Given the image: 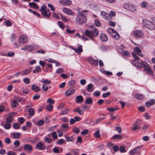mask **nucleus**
Wrapping results in <instances>:
<instances>
[{
	"label": "nucleus",
	"instance_id": "32",
	"mask_svg": "<svg viewBox=\"0 0 155 155\" xmlns=\"http://www.w3.org/2000/svg\"><path fill=\"white\" fill-rule=\"evenodd\" d=\"M93 102V100L91 97H87L85 101V103L87 104H91Z\"/></svg>",
	"mask_w": 155,
	"mask_h": 155
},
{
	"label": "nucleus",
	"instance_id": "34",
	"mask_svg": "<svg viewBox=\"0 0 155 155\" xmlns=\"http://www.w3.org/2000/svg\"><path fill=\"white\" fill-rule=\"evenodd\" d=\"M41 82L44 84L49 85L51 83V81L50 80H48L47 79H45L42 81Z\"/></svg>",
	"mask_w": 155,
	"mask_h": 155
},
{
	"label": "nucleus",
	"instance_id": "15",
	"mask_svg": "<svg viewBox=\"0 0 155 155\" xmlns=\"http://www.w3.org/2000/svg\"><path fill=\"white\" fill-rule=\"evenodd\" d=\"M101 16L104 18L106 19V20H109L110 18V15L109 14L105 12L102 11L101 12Z\"/></svg>",
	"mask_w": 155,
	"mask_h": 155
},
{
	"label": "nucleus",
	"instance_id": "14",
	"mask_svg": "<svg viewBox=\"0 0 155 155\" xmlns=\"http://www.w3.org/2000/svg\"><path fill=\"white\" fill-rule=\"evenodd\" d=\"M88 62L94 66H97L98 65V61L94 60L92 58H89L88 59Z\"/></svg>",
	"mask_w": 155,
	"mask_h": 155
},
{
	"label": "nucleus",
	"instance_id": "37",
	"mask_svg": "<svg viewBox=\"0 0 155 155\" xmlns=\"http://www.w3.org/2000/svg\"><path fill=\"white\" fill-rule=\"evenodd\" d=\"M75 82V81L74 80H72L69 82L68 84L69 86L71 87H73L74 85Z\"/></svg>",
	"mask_w": 155,
	"mask_h": 155
},
{
	"label": "nucleus",
	"instance_id": "57",
	"mask_svg": "<svg viewBox=\"0 0 155 155\" xmlns=\"http://www.w3.org/2000/svg\"><path fill=\"white\" fill-rule=\"evenodd\" d=\"M94 136L97 138L100 137L101 135L100 132L98 131H97L95 132L94 134Z\"/></svg>",
	"mask_w": 155,
	"mask_h": 155
},
{
	"label": "nucleus",
	"instance_id": "6",
	"mask_svg": "<svg viewBox=\"0 0 155 155\" xmlns=\"http://www.w3.org/2000/svg\"><path fill=\"white\" fill-rule=\"evenodd\" d=\"M124 7L126 9H128L132 12H135L136 8L135 6L130 3H126L124 5Z\"/></svg>",
	"mask_w": 155,
	"mask_h": 155
},
{
	"label": "nucleus",
	"instance_id": "31",
	"mask_svg": "<svg viewBox=\"0 0 155 155\" xmlns=\"http://www.w3.org/2000/svg\"><path fill=\"white\" fill-rule=\"evenodd\" d=\"M93 87V85L92 83L89 84L87 87V91L89 92H91L93 91L94 89H92Z\"/></svg>",
	"mask_w": 155,
	"mask_h": 155
},
{
	"label": "nucleus",
	"instance_id": "10",
	"mask_svg": "<svg viewBox=\"0 0 155 155\" xmlns=\"http://www.w3.org/2000/svg\"><path fill=\"white\" fill-rule=\"evenodd\" d=\"M135 59L134 60H132L131 62L132 64H134L136 67H138L140 68H141L143 66V64L145 63L144 61H141L140 62L137 61Z\"/></svg>",
	"mask_w": 155,
	"mask_h": 155
},
{
	"label": "nucleus",
	"instance_id": "46",
	"mask_svg": "<svg viewBox=\"0 0 155 155\" xmlns=\"http://www.w3.org/2000/svg\"><path fill=\"white\" fill-rule=\"evenodd\" d=\"M141 123V121L140 120H137L136 121L134 124V126H139V125Z\"/></svg>",
	"mask_w": 155,
	"mask_h": 155
},
{
	"label": "nucleus",
	"instance_id": "64",
	"mask_svg": "<svg viewBox=\"0 0 155 155\" xmlns=\"http://www.w3.org/2000/svg\"><path fill=\"white\" fill-rule=\"evenodd\" d=\"M19 125L17 123H14L13 125V127L15 129H17L19 128Z\"/></svg>",
	"mask_w": 155,
	"mask_h": 155
},
{
	"label": "nucleus",
	"instance_id": "55",
	"mask_svg": "<svg viewBox=\"0 0 155 155\" xmlns=\"http://www.w3.org/2000/svg\"><path fill=\"white\" fill-rule=\"evenodd\" d=\"M116 130L118 131V133H120L121 132L122 129L121 127H114Z\"/></svg>",
	"mask_w": 155,
	"mask_h": 155
},
{
	"label": "nucleus",
	"instance_id": "61",
	"mask_svg": "<svg viewBox=\"0 0 155 155\" xmlns=\"http://www.w3.org/2000/svg\"><path fill=\"white\" fill-rule=\"evenodd\" d=\"M5 142L7 144H10L11 142L10 139L9 138H6L5 140Z\"/></svg>",
	"mask_w": 155,
	"mask_h": 155
},
{
	"label": "nucleus",
	"instance_id": "4",
	"mask_svg": "<svg viewBox=\"0 0 155 155\" xmlns=\"http://www.w3.org/2000/svg\"><path fill=\"white\" fill-rule=\"evenodd\" d=\"M47 7L45 5H43L41 8L40 11L41 12V14L45 17H50L51 13L49 10L46 9Z\"/></svg>",
	"mask_w": 155,
	"mask_h": 155
},
{
	"label": "nucleus",
	"instance_id": "63",
	"mask_svg": "<svg viewBox=\"0 0 155 155\" xmlns=\"http://www.w3.org/2000/svg\"><path fill=\"white\" fill-rule=\"evenodd\" d=\"M73 131L75 133H78L80 132L79 129L78 127H75L73 129Z\"/></svg>",
	"mask_w": 155,
	"mask_h": 155
},
{
	"label": "nucleus",
	"instance_id": "47",
	"mask_svg": "<svg viewBox=\"0 0 155 155\" xmlns=\"http://www.w3.org/2000/svg\"><path fill=\"white\" fill-rule=\"evenodd\" d=\"M65 142V141L63 139H61L58 140L57 143L59 144H62Z\"/></svg>",
	"mask_w": 155,
	"mask_h": 155
},
{
	"label": "nucleus",
	"instance_id": "19",
	"mask_svg": "<svg viewBox=\"0 0 155 155\" xmlns=\"http://www.w3.org/2000/svg\"><path fill=\"white\" fill-rule=\"evenodd\" d=\"M76 102L78 103H80L83 101L84 99L82 96L81 95L77 96L76 98Z\"/></svg>",
	"mask_w": 155,
	"mask_h": 155
},
{
	"label": "nucleus",
	"instance_id": "41",
	"mask_svg": "<svg viewBox=\"0 0 155 155\" xmlns=\"http://www.w3.org/2000/svg\"><path fill=\"white\" fill-rule=\"evenodd\" d=\"M90 108V106H88V105L82 106V109L84 111H86L88 110Z\"/></svg>",
	"mask_w": 155,
	"mask_h": 155
},
{
	"label": "nucleus",
	"instance_id": "59",
	"mask_svg": "<svg viewBox=\"0 0 155 155\" xmlns=\"http://www.w3.org/2000/svg\"><path fill=\"white\" fill-rule=\"evenodd\" d=\"M58 23L59 26V27L60 28H61L63 29L64 28V26H63V23H62V22H61L60 21H58Z\"/></svg>",
	"mask_w": 155,
	"mask_h": 155
},
{
	"label": "nucleus",
	"instance_id": "11",
	"mask_svg": "<svg viewBox=\"0 0 155 155\" xmlns=\"http://www.w3.org/2000/svg\"><path fill=\"white\" fill-rule=\"evenodd\" d=\"M142 148V146H139L134 148L130 151V153L131 155H134L136 153H138Z\"/></svg>",
	"mask_w": 155,
	"mask_h": 155
},
{
	"label": "nucleus",
	"instance_id": "50",
	"mask_svg": "<svg viewBox=\"0 0 155 155\" xmlns=\"http://www.w3.org/2000/svg\"><path fill=\"white\" fill-rule=\"evenodd\" d=\"M89 130H88L86 129L82 131L81 133V134L82 135H84L87 134Z\"/></svg>",
	"mask_w": 155,
	"mask_h": 155
},
{
	"label": "nucleus",
	"instance_id": "54",
	"mask_svg": "<svg viewBox=\"0 0 155 155\" xmlns=\"http://www.w3.org/2000/svg\"><path fill=\"white\" fill-rule=\"evenodd\" d=\"M47 102L49 103L50 104H51L54 103V100L52 99L51 98H49L47 100Z\"/></svg>",
	"mask_w": 155,
	"mask_h": 155
},
{
	"label": "nucleus",
	"instance_id": "18",
	"mask_svg": "<svg viewBox=\"0 0 155 155\" xmlns=\"http://www.w3.org/2000/svg\"><path fill=\"white\" fill-rule=\"evenodd\" d=\"M11 135L13 138L18 139L20 137L21 134L18 132H13L11 134Z\"/></svg>",
	"mask_w": 155,
	"mask_h": 155
},
{
	"label": "nucleus",
	"instance_id": "17",
	"mask_svg": "<svg viewBox=\"0 0 155 155\" xmlns=\"http://www.w3.org/2000/svg\"><path fill=\"white\" fill-rule=\"evenodd\" d=\"M75 92V90L73 89H70L67 90L65 92V95L68 97L71 94H73Z\"/></svg>",
	"mask_w": 155,
	"mask_h": 155
},
{
	"label": "nucleus",
	"instance_id": "35",
	"mask_svg": "<svg viewBox=\"0 0 155 155\" xmlns=\"http://www.w3.org/2000/svg\"><path fill=\"white\" fill-rule=\"evenodd\" d=\"M147 5V2L145 1H143L140 4V7L142 8H146Z\"/></svg>",
	"mask_w": 155,
	"mask_h": 155
},
{
	"label": "nucleus",
	"instance_id": "33",
	"mask_svg": "<svg viewBox=\"0 0 155 155\" xmlns=\"http://www.w3.org/2000/svg\"><path fill=\"white\" fill-rule=\"evenodd\" d=\"M29 113V114L31 116H33L35 114V110L34 109L31 108H29L28 110Z\"/></svg>",
	"mask_w": 155,
	"mask_h": 155
},
{
	"label": "nucleus",
	"instance_id": "2",
	"mask_svg": "<svg viewBox=\"0 0 155 155\" xmlns=\"http://www.w3.org/2000/svg\"><path fill=\"white\" fill-rule=\"evenodd\" d=\"M84 35L93 40L94 39V37H97L98 36V31L96 28H93L90 31L86 30L84 32Z\"/></svg>",
	"mask_w": 155,
	"mask_h": 155
},
{
	"label": "nucleus",
	"instance_id": "49",
	"mask_svg": "<svg viewBox=\"0 0 155 155\" xmlns=\"http://www.w3.org/2000/svg\"><path fill=\"white\" fill-rule=\"evenodd\" d=\"M7 155H16V153L12 151H10L7 153Z\"/></svg>",
	"mask_w": 155,
	"mask_h": 155
},
{
	"label": "nucleus",
	"instance_id": "22",
	"mask_svg": "<svg viewBox=\"0 0 155 155\" xmlns=\"http://www.w3.org/2000/svg\"><path fill=\"white\" fill-rule=\"evenodd\" d=\"M134 97L137 99L141 100L144 97L143 94H140L138 93H136L134 94Z\"/></svg>",
	"mask_w": 155,
	"mask_h": 155
},
{
	"label": "nucleus",
	"instance_id": "5",
	"mask_svg": "<svg viewBox=\"0 0 155 155\" xmlns=\"http://www.w3.org/2000/svg\"><path fill=\"white\" fill-rule=\"evenodd\" d=\"M134 52H132V56L136 60H139V58L135 54L140 56H142V55L141 54V50L138 47H136L134 49Z\"/></svg>",
	"mask_w": 155,
	"mask_h": 155
},
{
	"label": "nucleus",
	"instance_id": "60",
	"mask_svg": "<svg viewBox=\"0 0 155 155\" xmlns=\"http://www.w3.org/2000/svg\"><path fill=\"white\" fill-rule=\"evenodd\" d=\"M95 24L98 27L101 26V23L99 21L97 20H95Z\"/></svg>",
	"mask_w": 155,
	"mask_h": 155
},
{
	"label": "nucleus",
	"instance_id": "9",
	"mask_svg": "<svg viewBox=\"0 0 155 155\" xmlns=\"http://www.w3.org/2000/svg\"><path fill=\"white\" fill-rule=\"evenodd\" d=\"M38 48L37 46L33 45H27L24 46L23 47L21 48V49L26 51H29L32 50L34 49H37Z\"/></svg>",
	"mask_w": 155,
	"mask_h": 155
},
{
	"label": "nucleus",
	"instance_id": "38",
	"mask_svg": "<svg viewBox=\"0 0 155 155\" xmlns=\"http://www.w3.org/2000/svg\"><path fill=\"white\" fill-rule=\"evenodd\" d=\"M18 103L15 100L12 101V105L13 108L16 107L18 105Z\"/></svg>",
	"mask_w": 155,
	"mask_h": 155
},
{
	"label": "nucleus",
	"instance_id": "36",
	"mask_svg": "<svg viewBox=\"0 0 155 155\" xmlns=\"http://www.w3.org/2000/svg\"><path fill=\"white\" fill-rule=\"evenodd\" d=\"M13 120V118L11 116H9L7 117L6 122L7 123H11Z\"/></svg>",
	"mask_w": 155,
	"mask_h": 155
},
{
	"label": "nucleus",
	"instance_id": "29",
	"mask_svg": "<svg viewBox=\"0 0 155 155\" xmlns=\"http://www.w3.org/2000/svg\"><path fill=\"white\" fill-rule=\"evenodd\" d=\"M31 68H30L26 70H24L22 71L21 74L23 75L28 74L31 72Z\"/></svg>",
	"mask_w": 155,
	"mask_h": 155
},
{
	"label": "nucleus",
	"instance_id": "26",
	"mask_svg": "<svg viewBox=\"0 0 155 155\" xmlns=\"http://www.w3.org/2000/svg\"><path fill=\"white\" fill-rule=\"evenodd\" d=\"M29 5L31 8H34L35 9H37L38 8V6H37V4L35 2H30L29 3Z\"/></svg>",
	"mask_w": 155,
	"mask_h": 155
},
{
	"label": "nucleus",
	"instance_id": "44",
	"mask_svg": "<svg viewBox=\"0 0 155 155\" xmlns=\"http://www.w3.org/2000/svg\"><path fill=\"white\" fill-rule=\"evenodd\" d=\"M101 93L99 91H96L93 93V95L96 97H98L100 96Z\"/></svg>",
	"mask_w": 155,
	"mask_h": 155
},
{
	"label": "nucleus",
	"instance_id": "52",
	"mask_svg": "<svg viewBox=\"0 0 155 155\" xmlns=\"http://www.w3.org/2000/svg\"><path fill=\"white\" fill-rule=\"evenodd\" d=\"M5 56L12 57L14 56V54L13 52H9L7 54L5 55Z\"/></svg>",
	"mask_w": 155,
	"mask_h": 155
},
{
	"label": "nucleus",
	"instance_id": "28",
	"mask_svg": "<svg viewBox=\"0 0 155 155\" xmlns=\"http://www.w3.org/2000/svg\"><path fill=\"white\" fill-rule=\"evenodd\" d=\"M31 90L37 92L39 91L40 89L36 85L33 84L31 86Z\"/></svg>",
	"mask_w": 155,
	"mask_h": 155
},
{
	"label": "nucleus",
	"instance_id": "7",
	"mask_svg": "<svg viewBox=\"0 0 155 155\" xmlns=\"http://www.w3.org/2000/svg\"><path fill=\"white\" fill-rule=\"evenodd\" d=\"M143 32L141 30L136 29L133 32V36L135 38H140L143 37L144 35Z\"/></svg>",
	"mask_w": 155,
	"mask_h": 155
},
{
	"label": "nucleus",
	"instance_id": "30",
	"mask_svg": "<svg viewBox=\"0 0 155 155\" xmlns=\"http://www.w3.org/2000/svg\"><path fill=\"white\" fill-rule=\"evenodd\" d=\"M36 147L37 148L40 150H44L43 145L41 142L37 143L36 145Z\"/></svg>",
	"mask_w": 155,
	"mask_h": 155
},
{
	"label": "nucleus",
	"instance_id": "21",
	"mask_svg": "<svg viewBox=\"0 0 155 155\" xmlns=\"http://www.w3.org/2000/svg\"><path fill=\"white\" fill-rule=\"evenodd\" d=\"M100 39L102 41L106 42L107 41L108 38L105 34L102 33L100 35Z\"/></svg>",
	"mask_w": 155,
	"mask_h": 155
},
{
	"label": "nucleus",
	"instance_id": "45",
	"mask_svg": "<svg viewBox=\"0 0 155 155\" xmlns=\"http://www.w3.org/2000/svg\"><path fill=\"white\" fill-rule=\"evenodd\" d=\"M121 137V136L119 134H116L112 137L113 139H120Z\"/></svg>",
	"mask_w": 155,
	"mask_h": 155
},
{
	"label": "nucleus",
	"instance_id": "40",
	"mask_svg": "<svg viewBox=\"0 0 155 155\" xmlns=\"http://www.w3.org/2000/svg\"><path fill=\"white\" fill-rule=\"evenodd\" d=\"M69 110V109H66L64 110H63L61 112L60 114L61 115H64L67 113Z\"/></svg>",
	"mask_w": 155,
	"mask_h": 155
},
{
	"label": "nucleus",
	"instance_id": "51",
	"mask_svg": "<svg viewBox=\"0 0 155 155\" xmlns=\"http://www.w3.org/2000/svg\"><path fill=\"white\" fill-rule=\"evenodd\" d=\"M52 137L54 139H56L57 138V136L56 133L55 131H53L52 133Z\"/></svg>",
	"mask_w": 155,
	"mask_h": 155
},
{
	"label": "nucleus",
	"instance_id": "3",
	"mask_svg": "<svg viewBox=\"0 0 155 155\" xmlns=\"http://www.w3.org/2000/svg\"><path fill=\"white\" fill-rule=\"evenodd\" d=\"M143 25L150 30H154L155 29V25L150 21L145 19L143 20Z\"/></svg>",
	"mask_w": 155,
	"mask_h": 155
},
{
	"label": "nucleus",
	"instance_id": "16",
	"mask_svg": "<svg viewBox=\"0 0 155 155\" xmlns=\"http://www.w3.org/2000/svg\"><path fill=\"white\" fill-rule=\"evenodd\" d=\"M112 35L114 36V38L116 39H118L120 38V35L115 30L113 29L112 28Z\"/></svg>",
	"mask_w": 155,
	"mask_h": 155
},
{
	"label": "nucleus",
	"instance_id": "39",
	"mask_svg": "<svg viewBox=\"0 0 155 155\" xmlns=\"http://www.w3.org/2000/svg\"><path fill=\"white\" fill-rule=\"evenodd\" d=\"M111 93L110 92H108L106 93H104L102 94V97L104 98H107L108 96L110 95Z\"/></svg>",
	"mask_w": 155,
	"mask_h": 155
},
{
	"label": "nucleus",
	"instance_id": "48",
	"mask_svg": "<svg viewBox=\"0 0 155 155\" xmlns=\"http://www.w3.org/2000/svg\"><path fill=\"white\" fill-rule=\"evenodd\" d=\"M48 6L50 8L51 10L52 11H54L55 9V8L54 7L53 5L50 3L48 4Z\"/></svg>",
	"mask_w": 155,
	"mask_h": 155
},
{
	"label": "nucleus",
	"instance_id": "1",
	"mask_svg": "<svg viewBox=\"0 0 155 155\" xmlns=\"http://www.w3.org/2000/svg\"><path fill=\"white\" fill-rule=\"evenodd\" d=\"M87 12L86 10H83L82 12H78V15L76 18V20L79 24L82 25L86 22L87 18L83 14V12Z\"/></svg>",
	"mask_w": 155,
	"mask_h": 155
},
{
	"label": "nucleus",
	"instance_id": "12",
	"mask_svg": "<svg viewBox=\"0 0 155 155\" xmlns=\"http://www.w3.org/2000/svg\"><path fill=\"white\" fill-rule=\"evenodd\" d=\"M28 38L25 35H22L18 40L19 42L21 43L25 44L28 41Z\"/></svg>",
	"mask_w": 155,
	"mask_h": 155
},
{
	"label": "nucleus",
	"instance_id": "23",
	"mask_svg": "<svg viewBox=\"0 0 155 155\" xmlns=\"http://www.w3.org/2000/svg\"><path fill=\"white\" fill-rule=\"evenodd\" d=\"M150 101L147 102L145 103V105L147 107L153 105L155 103V101L154 99H152Z\"/></svg>",
	"mask_w": 155,
	"mask_h": 155
},
{
	"label": "nucleus",
	"instance_id": "27",
	"mask_svg": "<svg viewBox=\"0 0 155 155\" xmlns=\"http://www.w3.org/2000/svg\"><path fill=\"white\" fill-rule=\"evenodd\" d=\"M73 111L74 112H78V114L80 115H82L84 114L83 111L80 109L79 107H77L74 109L73 110Z\"/></svg>",
	"mask_w": 155,
	"mask_h": 155
},
{
	"label": "nucleus",
	"instance_id": "42",
	"mask_svg": "<svg viewBox=\"0 0 155 155\" xmlns=\"http://www.w3.org/2000/svg\"><path fill=\"white\" fill-rule=\"evenodd\" d=\"M53 107L51 104H48L47 105L46 109L48 110L51 111L52 110Z\"/></svg>",
	"mask_w": 155,
	"mask_h": 155
},
{
	"label": "nucleus",
	"instance_id": "62",
	"mask_svg": "<svg viewBox=\"0 0 155 155\" xmlns=\"http://www.w3.org/2000/svg\"><path fill=\"white\" fill-rule=\"evenodd\" d=\"M53 151L54 153H58L59 152V150L57 147H55L53 149Z\"/></svg>",
	"mask_w": 155,
	"mask_h": 155
},
{
	"label": "nucleus",
	"instance_id": "8",
	"mask_svg": "<svg viewBox=\"0 0 155 155\" xmlns=\"http://www.w3.org/2000/svg\"><path fill=\"white\" fill-rule=\"evenodd\" d=\"M143 67L144 68V70L147 72L148 74L150 75H153V71L151 70L149 64L145 62L143 64Z\"/></svg>",
	"mask_w": 155,
	"mask_h": 155
},
{
	"label": "nucleus",
	"instance_id": "25",
	"mask_svg": "<svg viewBox=\"0 0 155 155\" xmlns=\"http://www.w3.org/2000/svg\"><path fill=\"white\" fill-rule=\"evenodd\" d=\"M24 148L26 151H30L32 150V147L30 145L25 144L24 146Z\"/></svg>",
	"mask_w": 155,
	"mask_h": 155
},
{
	"label": "nucleus",
	"instance_id": "53",
	"mask_svg": "<svg viewBox=\"0 0 155 155\" xmlns=\"http://www.w3.org/2000/svg\"><path fill=\"white\" fill-rule=\"evenodd\" d=\"M14 144L16 147H17L20 145L19 141L18 140L15 141L14 143Z\"/></svg>",
	"mask_w": 155,
	"mask_h": 155
},
{
	"label": "nucleus",
	"instance_id": "58",
	"mask_svg": "<svg viewBox=\"0 0 155 155\" xmlns=\"http://www.w3.org/2000/svg\"><path fill=\"white\" fill-rule=\"evenodd\" d=\"M5 23L8 26H9L12 25V23L9 20H7L5 21Z\"/></svg>",
	"mask_w": 155,
	"mask_h": 155
},
{
	"label": "nucleus",
	"instance_id": "43",
	"mask_svg": "<svg viewBox=\"0 0 155 155\" xmlns=\"http://www.w3.org/2000/svg\"><path fill=\"white\" fill-rule=\"evenodd\" d=\"M44 123V121L43 120H39L37 123V125L38 126L42 125Z\"/></svg>",
	"mask_w": 155,
	"mask_h": 155
},
{
	"label": "nucleus",
	"instance_id": "20",
	"mask_svg": "<svg viewBox=\"0 0 155 155\" xmlns=\"http://www.w3.org/2000/svg\"><path fill=\"white\" fill-rule=\"evenodd\" d=\"M72 49L78 54L80 53L82 51V46L81 45H79L78 48H73Z\"/></svg>",
	"mask_w": 155,
	"mask_h": 155
},
{
	"label": "nucleus",
	"instance_id": "56",
	"mask_svg": "<svg viewBox=\"0 0 155 155\" xmlns=\"http://www.w3.org/2000/svg\"><path fill=\"white\" fill-rule=\"evenodd\" d=\"M24 82L26 84H28L30 82L29 79L28 78H25L23 79Z\"/></svg>",
	"mask_w": 155,
	"mask_h": 155
},
{
	"label": "nucleus",
	"instance_id": "13",
	"mask_svg": "<svg viewBox=\"0 0 155 155\" xmlns=\"http://www.w3.org/2000/svg\"><path fill=\"white\" fill-rule=\"evenodd\" d=\"M62 10L64 13L69 15H74V12L70 9L63 8L62 9Z\"/></svg>",
	"mask_w": 155,
	"mask_h": 155
},
{
	"label": "nucleus",
	"instance_id": "24",
	"mask_svg": "<svg viewBox=\"0 0 155 155\" xmlns=\"http://www.w3.org/2000/svg\"><path fill=\"white\" fill-rule=\"evenodd\" d=\"M61 2L64 5H69L71 4V2L70 0H63Z\"/></svg>",
	"mask_w": 155,
	"mask_h": 155
}]
</instances>
